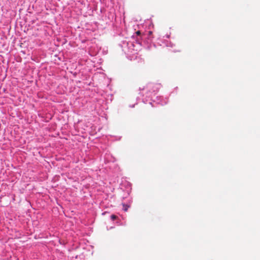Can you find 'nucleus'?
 Listing matches in <instances>:
<instances>
[{"label":"nucleus","mask_w":260,"mask_h":260,"mask_svg":"<svg viewBox=\"0 0 260 260\" xmlns=\"http://www.w3.org/2000/svg\"><path fill=\"white\" fill-rule=\"evenodd\" d=\"M117 218V216L113 214V215H111V219L112 220H115Z\"/></svg>","instance_id":"nucleus-3"},{"label":"nucleus","mask_w":260,"mask_h":260,"mask_svg":"<svg viewBox=\"0 0 260 260\" xmlns=\"http://www.w3.org/2000/svg\"><path fill=\"white\" fill-rule=\"evenodd\" d=\"M123 208L122 209L124 211H127L128 209L129 208V205L126 204H122Z\"/></svg>","instance_id":"nucleus-2"},{"label":"nucleus","mask_w":260,"mask_h":260,"mask_svg":"<svg viewBox=\"0 0 260 260\" xmlns=\"http://www.w3.org/2000/svg\"><path fill=\"white\" fill-rule=\"evenodd\" d=\"M159 86V84L149 83L146 85V88L149 92L153 93L158 91Z\"/></svg>","instance_id":"nucleus-1"},{"label":"nucleus","mask_w":260,"mask_h":260,"mask_svg":"<svg viewBox=\"0 0 260 260\" xmlns=\"http://www.w3.org/2000/svg\"><path fill=\"white\" fill-rule=\"evenodd\" d=\"M140 31H137L136 32V34H137V36H139L140 38L141 37H140Z\"/></svg>","instance_id":"nucleus-4"},{"label":"nucleus","mask_w":260,"mask_h":260,"mask_svg":"<svg viewBox=\"0 0 260 260\" xmlns=\"http://www.w3.org/2000/svg\"><path fill=\"white\" fill-rule=\"evenodd\" d=\"M130 45H131L132 46H134V44L133 43H130Z\"/></svg>","instance_id":"nucleus-5"},{"label":"nucleus","mask_w":260,"mask_h":260,"mask_svg":"<svg viewBox=\"0 0 260 260\" xmlns=\"http://www.w3.org/2000/svg\"><path fill=\"white\" fill-rule=\"evenodd\" d=\"M149 33L150 35H151L152 34V32L151 31H149Z\"/></svg>","instance_id":"nucleus-6"}]
</instances>
